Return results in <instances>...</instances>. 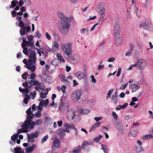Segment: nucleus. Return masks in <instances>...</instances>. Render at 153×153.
Returning a JSON list of instances; mask_svg holds the SVG:
<instances>
[{"label": "nucleus", "mask_w": 153, "mask_h": 153, "mask_svg": "<svg viewBox=\"0 0 153 153\" xmlns=\"http://www.w3.org/2000/svg\"><path fill=\"white\" fill-rule=\"evenodd\" d=\"M35 104H33L32 107V110L31 108H29L26 111V113L27 114V120L25 121V124H22V125L25 126V128H28V126L30 127V129H32L33 128L34 126L36 125V123L32 121L33 118L34 117L35 114H33V112L35 111L36 109ZM35 116L38 117V111L36 112H35Z\"/></svg>", "instance_id": "nucleus-1"}, {"label": "nucleus", "mask_w": 153, "mask_h": 153, "mask_svg": "<svg viewBox=\"0 0 153 153\" xmlns=\"http://www.w3.org/2000/svg\"><path fill=\"white\" fill-rule=\"evenodd\" d=\"M28 63L26 59H24L23 60V62L25 64L24 67L28 70H30L32 72H33L36 69L35 66L33 65L35 62L36 60V53L35 52L33 51H32L30 55L28 56Z\"/></svg>", "instance_id": "nucleus-2"}, {"label": "nucleus", "mask_w": 153, "mask_h": 153, "mask_svg": "<svg viewBox=\"0 0 153 153\" xmlns=\"http://www.w3.org/2000/svg\"><path fill=\"white\" fill-rule=\"evenodd\" d=\"M71 20L69 18H65V20L60 21L59 28L60 32L63 34H66L70 28Z\"/></svg>", "instance_id": "nucleus-3"}, {"label": "nucleus", "mask_w": 153, "mask_h": 153, "mask_svg": "<svg viewBox=\"0 0 153 153\" xmlns=\"http://www.w3.org/2000/svg\"><path fill=\"white\" fill-rule=\"evenodd\" d=\"M21 16H18L16 17V19L19 21V22H17L16 24L17 26H19L21 27L19 32L21 36H23L25 35L26 31L27 32H30V28L29 25H27L26 27L25 26L24 22L21 20Z\"/></svg>", "instance_id": "nucleus-4"}, {"label": "nucleus", "mask_w": 153, "mask_h": 153, "mask_svg": "<svg viewBox=\"0 0 153 153\" xmlns=\"http://www.w3.org/2000/svg\"><path fill=\"white\" fill-rule=\"evenodd\" d=\"M72 43L71 42H68L65 43H62L60 44V47L62 50L67 56H70L72 53Z\"/></svg>", "instance_id": "nucleus-5"}, {"label": "nucleus", "mask_w": 153, "mask_h": 153, "mask_svg": "<svg viewBox=\"0 0 153 153\" xmlns=\"http://www.w3.org/2000/svg\"><path fill=\"white\" fill-rule=\"evenodd\" d=\"M22 124H25V123H19V125L22 128L17 130V133L15 135H12L11 136V138L12 141H16L18 137L19 134H21L22 133H26L28 131L30 127L28 126V128H26V125L25 126H23V125H22Z\"/></svg>", "instance_id": "nucleus-6"}, {"label": "nucleus", "mask_w": 153, "mask_h": 153, "mask_svg": "<svg viewBox=\"0 0 153 153\" xmlns=\"http://www.w3.org/2000/svg\"><path fill=\"white\" fill-rule=\"evenodd\" d=\"M82 92L81 90L80 89H76L73 91L71 98L72 100L74 102L79 101L81 98Z\"/></svg>", "instance_id": "nucleus-7"}, {"label": "nucleus", "mask_w": 153, "mask_h": 153, "mask_svg": "<svg viewBox=\"0 0 153 153\" xmlns=\"http://www.w3.org/2000/svg\"><path fill=\"white\" fill-rule=\"evenodd\" d=\"M51 51V49L48 46L44 48L40 47L39 45V55L42 57V59L45 58L46 54Z\"/></svg>", "instance_id": "nucleus-8"}, {"label": "nucleus", "mask_w": 153, "mask_h": 153, "mask_svg": "<svg viewBox=\"0 0 153 153\" xmlns=\"http://www.w3.org/2000/svg\"><path fill=\"white\" fill-rule=\"evenodd\" d=\"M22 41V46L23 48V52L25 55H28L31 51V50L28 48L27 50V47L26 46V44L27 43V41H26V39L24 37H21L19 39V41L21 42Z\"/></svg>", "instance_id": "nucleus-9"}, {"label": "nucleus", "mask_w": 153, "mask_h": 153, "mask_svg": "<svg viewBox=\"0 0 153 153\" xmlns=\"http://www.w3.org/2000/svg\"><path fill=\"white\" fill-rule=\"evenodd\" d=\"M137 68L140 70H142L147 66V63L146 61L143 59H140L137 61Z\"/></svg>", "instance_id": "nucleus-10"}, {"label": "nucleus", "mask_w": 153, "mask_h": 153, "mask_svg": "<svg viewBox=\"0 0 153 153\" xmlns=\"http://www.w3.org/2000/svg\"><path fill=\"white\" fill-rule=\"evenodd\" d=\"M32 85L28 86V83L27 82L23 83L22 85L25 88H21L20 87H19V91L23 94H27L29 92V89L33 87Z\"/></svg>", "instance_id": "nucleus-11"}, {"label": "nucleus", "mask_w": 153, "mask_h": 153, "mask_svg": "<svg viewBox=\"0 0 153 153\" xmlns=\"http://www.w3.org/2000/svg\"><path fill=\"white\" fill-rule=\"evenodd\" d=\"M120 25L117 22H115L114 26V34L115 36H120Z\"/></svg>", "instance_id": "nucleus-12"}, {"label": "nucleus", "mask_w": 153, "mask_h": 153, "mask_svg": "<svg viewBox=\"0 0 153 153\" xmlns=\"http://www.w3.org/2000/svg\"><path fill=\"white\" fill-rule=\"evenodd\" d=\"M27 135L28 142L31 141V142H33L34 141L35 138L38 137V132L36 131L35 133H32L31 134L27 133Z\"/></svg>", "instance_id": "nucleus-13"}, {"label": "nucleus", "mask_w": 153, "mask_h": 153, "mask_svg": "<svg viewBox=\"0 0 153 153\" xmlns=\"http://www.w3.org/2000/svg\"><path fill=\"white\" fill-rule=\"evenodd\" d=\"M69 104L68 101H65L62 104V105L59 106V109L61 112H64L67 111L69 110Z\"/></svg>", "instance_id": "nucleus-14"}, {"label": "nucleus", "mask_w": 153, "mask_h": 153, "mask_svg": "<svg viewBox=\"0 0 153 153\" xmlns=\"http://www.w3.org/2000/svg\"><path fill=\"white\" fill-rule=\"evenodd\" d=\"M76 76L80 80H81L85 77H86L87 76L86 71V70H84V72L83 73L81 71H78L75 73Z\"/></svg>", "instance_id": "nucleus-15"}, {"label": "nucleus", "mask_w": 153, "mask_h": 153, "mask_svg": "<svg viewBox=\"0 0 153 153\" xmlns=\"http://www.w3.org/2000/svg\"><path fill=\"white\" fill-rule=\"evenodd\" d=\"M67 112V117L69 120H71L75 118V111L74 109H69Z\"/></svg>", "instance_id": "nucleus-16"}, {"label": "nucleus", "mask_w": 153, "mask_h": 153, "mask_svg": "<svg viewBox=\"0 0 153 153\" xmlns=\"http://www.w3.org/2000/svg\"><path fill=\"white\" fill-rule=\"evenodd\" d=\"M33 36L32 35H30L28 37V41H27V43L26 44V46L27 47V50H28V48L31 50V48L33 47L34 45V42L33 40Z\"/></svg>", "instance_id": "nucleus-17"}, {"label": "nucleus", "mask_w": 153, "mask_h": 153, "mask_svg": "<svg viewBox=\"0 0 153 153\" xmlns=\"http://www.w3.org/2000/svg\"><path fill=\"white\" fill-rule=\"evenodd\" d=\"M39 101H40L39 104V110H42L43 107L47 106L49 103V100L48 99L43 100L42 99H39Z\"/></svg>", "instance_id": "nucleus-18"}, {"label": "nucleus", "mask_w": 153, "mask_h": 153, "mask_svg": "<svg viewBox=\"0 0 153 153\" xmlns=\"http://www.w3.org/2000/svg\"><path fill=\"white\" fill-rule=\"evenodd\" d=\"M116 127L119 133L121 134L124 133L123 127V125L118 121L115 123Z\"/></svg>", "instance_id": "nucleus-19"}, {"label": "nucleus", "mask_w": 153, "mask_h": 153, "mask_svg": "<svg viewBox=\"0 0 153 153\" xmlns=\"http://www.w3.org/2000/svg\"><path fill=\"white\" fill-rule=\"evenodd\" d=\"M105 5V4L103 2H101L99 4L100 7L99 8L100 9L99 13L100 16L102 18L104 17V14L105 11V9L104 7Z\"/></svg>", "instance_id": "nucleus-20"}, {"label": "nucleus", "mask_w": 153, "mask_h": 153, "mask_svg": "<svg viewBox=\"0 0 153 153\" xmlns=\"http://www.w3.org/2000/svg\"><path fill=\"white\" fill-rule=\"evenodd\" d=\"M129 88L132 89L133 92H135L140 88V86L136 82L134 84H129Z\"/></svg>", "instance_id": "nucleus-21"}, {"label": "nucleus", "mask_w": 153, "mask_h": 153, "mask_svg": "<svg viewBox=\"0 0 153 153\" xmlns=\"http://www.w3.org/2000/svg\"><path fill=\"white\" fill-rule=\"evenodd\" d=\"M81 148L82 150L86 152H89L90 150V146L89 143L86 142H84L81 146Z\"/></svg>", "instance_id": "nucleus-22"}, {"label": "nucleus", "mask_w": 153, "mask_h": 153, "mask_svg": "<svg viewBox=\"0 0 153 153\" xmlns=\"http://www.w3.org/2000/svg\"><path fill=\"white\" fill-rule=\"evenodd\" d=\"M71 59L75 63L79 62L80 60V56L76 54L74 56H72L70 57Z\"/></svg>", "instance_id": "nucleus-23"}, {"label": "nucleus", "mask_w": 153, "mask_h": 153, "mask_svg": "<svg viewBox=\"0 0 153 153\" xmlns=\"http://www.w3.org/2000/svg\"><path fill=\"white\" fill-rule=\"evenodd\" d=\"M36 147V145L35 144H33L31 146H28L25 149V152L26 153H30V152L33 151Z\"/></svg>", "instance_id": "nucleus-24"}, {"label": "nucleus", "mask_w": 153, "mask_h": 153, "mask_svg": "<svg viewBox=\"0 0 153 153\" xmlns=\"http://www.w3.org/2000/svg\"><path fill=\"white\" fill-rule=\"evenodd\" d=\"M23 97H24L23 101L24 103L26 104H27L30 99V97L27 94H23Z\"/></svg>", "instance_id": "nucleus-25"}, {"label": "nucleus", "mask_w": 153, "mask_h": 153, "mask_svg": "<svg viewBox=\"0 0 153 153\" xmlns=\"http://www.w3.org/2000/svg\"><path fill=\"white\" fill-rule=\"evenodd\" d=\"M56 134L60 136H63L65 135L64 129L60 128L58 129L56 131Z\"/></svg>", "instance_id": "nucleus-26"}, {"label": "nucleus", "mask_w": 153, "mask_h": 153, "mask_svg": "<svg viewBox=\"0 0 153 153\" xmlns=\"http://www.w3.org/2000/svg\"><path fill=\"white\" fill-rule=\"evenodd\" d=\"M36 77V75L34 73H32L30 75L29 79H31V80L28 82V83L30 85H31L33 81L35 80V78Z\"/></svg>", "instance_id": "nucleus-27"}, {"label": "nucleus", "mask_w": 153, "mask_h": 153, "mask_svg": "<svg viewBox=\"0 0 153 153\" xmlns=\"http://www.w3.org/2000/svg\"><path fill=\"white\" fill-rule=\"evenodd\" d=\"M54 146L56 147H59L60 145V140L57 138H54L53 141Z\"/></svg>", "instance_id": "nucleus-28"}, {"label": "nucleus", "mask_w": 153, "mask_h": 153, "mask_svg": "<svg viewBox=\"0 0 153 153\" xmlns=\"http://www.w3.org/2000/svg\"><path fill=\"white\" fill-rule=\"evenodd\" d=\"M111 100L112 102L114 103H116L117 101V96L116 95V94H112L111 97Z\"/></svg>", "instance_id": "nucleus-29"}, {"label": "nucleus", "mask_w": 153, "mask_h": 153, "mask_svg": "<svg viewBox=\"0 0 153 153\" xmlns=\"http://www.w3.org/2000/svg\"><path fill=\"white\" fill-rule=\"evenodd\" d=\"M59 44L56 42H54L53 43L52 49L54 51H57L58 49Z\"/></svg>", "instance_id": "nucleus-30"}, {"label": "nucleus", "mask_w": 153, "mask_h": 153, "mask_svg": "<svg viewBox=\"0 0 153 153\" xmlns=\"http://www.w3.org/2000/svg\"><path fill=\"white\" fill-rule=\"evenodd\" d=\"M100 124L101 123H100V122H98L96 123L92 126L90 130V131H91L95 130L100 125Z\"/></svg>", "instance_id": "nucleus-31"}, {"label": "nucleus", "mask_w": 153, "mask_h": 153, "mask_svg": "<svg viewBox=\"0 0 153 153\" xmlns=\"http://www.w3.org/2000/svg\"><path fill=\"white\" fill-rule=\"evenodd\" d=\"M116 38L115 43L117 46L120 45L122 42L121 38L120 36H115Z\"/></svg>", "instance_id": "nucleus-32"}, {"label": "nucleus", "mask_w": 153, "mask_h": 153, "mask_svg": "<svg viewBox=\"0 0 153 153\" xmlns=\"http://www.w3.org/2000/svg\"><path fill=\"white\" fill-rule=\"evenodd\" d=\"M79 112L83 114H89L90 112V111L89 109H85L80 110Z\"/></svg>", "instance_id": "nucleus-33"}, {"label": "nucleus", "mask_w": 153, "mask_h": 153, "mask_svg": "<svg viewBox=\"0 0 153 153\" xmlns=\"http://www.w3.org/2000/svg\"><path fill=\"white\" fill-rule=\"evenodd\" d=\"M135 151L137 153H140L143 152L144 149L140 146H137L135 148Z\"/></svg>", "instance_id": "nucleus-34"}, {"label": "nucleus", "mask_w": 153, "mask_h": 153, "mask_svg": "<svg viewBox=\"0 0 153 153\" xmlns=\"http://www.w3.org/2000/svg\"><path fill=\"white\" fill-rule=\"evenodd\" d=\"M153 138V135L152 134H148L145 135L143 137V140H148Z\"/></svg>", "instance_id": "nucleus-35"}, {"label": "nucleus", "mask_w": 153, "mask_h": 153, "mask_svg": "<svg viewBox=\"0 0 153 153\" xmlns=\"http://www.w3.org/2000/svg\"><path fill=\"white\" fill-rule=\"evenodd\" d=\"M11 6L10 7V8H13V7H15L18 4V1L16 0H14L11 1Z\"/></svg>", "instance_id": "nucleus-36"}, {"label": "nucleus", "mask_w": 153, "mask_h": 153, "mask_svg": "<svg viewBox=\"0 0 153 153\" xmlns=\"http://www.w3.org/2000/svg\"><path fill=\"white\" fill-rule=\"evenodd\" d=\"M44 120L45 123L49 124L52 121V118L49 117H46L45 118Z\"/></svg>", "instance_id": "nucleus-37"}, {"label": "nucleus", "mask_w": 153, "mask_h": 153, "mask_svg": "<svg viewBox=\"0 0 153 153\" xmlns=\"http://www.w3.org/2000/svg\"><path fill=\"white\" fill-rule=\"evenodd\" d=\"M56 57L61 61V62H65V60L63 59V57L60 53H57Z\"/></svg>", "instance_id": "nucleus-38"}, {"label": "nucleus", "mask_w": 153, "mask_h": 153, "mask_svg": "<svg viewBox=\"0 0 153 153\" xmlns=\"http://www.w3.org/2000/svg\"><path fill=\"white\" fill-rule=\"evenodd\" d=\"M137 131L136 130H133L130 131V133L129 134V136H131L133 137H135L137 135Z\"/></svg>", "instance_id": "nucleus-39"}, {"label": "nucleus", "mask_w": 153, "mask_h": 153, "mask_svg": "<svg viewBox=\"0 0 153 153\" xmlns=\"http://www.w3.org/2000/svg\"><path fill=\"white\" fill-rule=\"evenodd\" d=\"M33 82L31 85H36V86L35 87V88L37 90H38V81L37 80H36L35 79V80H33Z\"/></svg>", "instance_id": "nucleus-40"}, {"label": "nucleus", "mask_w": 153, "mask_h": 153, "mask_svg": "<svg viewBox=\"0 0 153 153\" xmlns=\"http://www.w3.org/2000/svg\"><path fill=\"white\" fill-rule=\"evenodd\" d=\"M102 149L105 153H107L108 152V149L107 146L105 145L102 144L101 145Z\"/></svg>", "instance_id": "nucleus-41"}, {"label": "nucleus", "mask_w": 153, "mask_h": 153, "mask_svg": "<svg viewBox=\"0 0 153 153\" xmlns=\"http://www.w3.org/2000/svg\"><path fill=\"white\" fill-rule=\"evenodd\" d=\"M87 103L90 107H92L94 105L95 102L93 100H90L88 101Z\"/></svg>", "instance_id": "nucleus-42"}, {"label": "nucleus", "mask_w": 153, "mask_h": 153, "mask_svg": "<svg viewBox=\"0 0 153 153\" xmlns=\"http://www.w3.org/2000/svg\"><path fill=\"white\" fill-rule=\"evenodd\" d=\"M40 99H45L47 98V96L46 94H45L43 92H41L39 93Z\"/></svg>", "instance_id": "nucleus-43"}, {"label": "nucleus", "mask_w": 153, "mask_h": 153, "mask_svg": "<svg viewBox=\"0 0 153 153\" xmlns=\"http://www.w3.org/2000/svg\"><path fill=\"white\" fill-rule=\"evenodd\" d=\"M58 16L62 20H65V18H69L68 17H65V15L62 13L60 12L58 13Z\"/></svg>", "instance_id": "nucleus-44"}, {"label": "nucleus", "mask_w": 153, "mask_h": 153, "mask_svg": "<svg viewBox=\"0 0 153 153\" xmlns=\"http://www.w3.org/2000/svg\"><path fill=\"white\" fill-rule=\"evenodd\" d=\"M113 91L114 90L113 89H111L108 91L107 93V96L106 97L107 100L108 99V98H110L111 97V94L113 93Z\"/></svg>", "instance_id": "nucleus-45"}, {"label": "nucleus", "mask_w": 153, "mask_h": 153, "mask_svg": "<svg viewBox=\"0 0 153 153\" xmlns=\"http://www.w3.org/2000/svg\"><path fill=\"white\" fill-rule=\"evenodd\" d=\"M102 136L101 135H99L98 137H96L94 139V141L97 142H98L102 137Z\"/></svg>", "instance_id": "nucleus-46"}, {"label": "nucleus", "mask_w": 153, "mask_h": 153, "mask_svg": "<svg viewBox=\"0 0 153 153\" xmlns=\"http://www.w3.org/2000/svg\"><path fill=\"white\" fill-rule=\"evenodd\" d=\"M81 149L80 146L78 147L77 148L74 149V153H80L81 152Z\"/></svg>", "instance_id": "nucleus-47"}, {"label": "nucleus", "mask_w": 153, "mask_h": 153, "mask_svg": "<svg viewBox=\"0 0 153 153\" xmlns=\"http://www.w3.org/2000/svg\"><path fill=\"white\" fill-rule=\"evenodd\" d=\"M39 88L42 90V91L45 90V86L44 83H39Z\"/></svg>", "instance_id": "nucleus-48"}, {"label": "nucleus", "mask_w": 153, "mask_h": 153, "mask_svg": "<svg viewBox=\"0 0 153 153\" xmlns=\"http://www.w3.org/2000/svg\"><path fill=\"white\" fill-rule=\"evenodd\" d=\"M36 95V93L35 91H34L33 92H31L30 94V97L31 98V99H33Z\"/></svg>", "instance_id": "nucleus-49"}, {"label": "nucleus", "mask_w": 153, "mask_h": 153, "mask_svg": "<svg viewBox=\"0 0 153 153\" xmlns=\"http://www.w3.org/2000/svg\"><path fill=\"white\" fill-rule=\"evenodd\" d=\"M85 31H86L87 33L88 32V28H87L86 29L82 28L80 30V33L81 34H84Z\"/></svg>", "instance_id": "nucleus-50"}, {"label": "nucleus", "mask_w": 153, "mask_h": 153, "mask_svg": "<svg viewBox=\"0 0 153 153\" xmlns=\"http://www.w3.org/2000/svg\"><path fill=\"white\" fill-rule=\"evenodd\" d=\"M136 67H137V62L136 63H135L134 64L131 65L130 67L128 68V70H131L133 68Z\"/></svg>", "instance_id": "nucleus-51"}, {"label": "nucleus", "mask_w": 153, "mask_h": 153, "mask_svg": "<svg viewBox=\"0 0 153 153\" xmlns=\"http://www.w3.org/2000/svg\"><path fill=\"white\" fill-rule=\"evenodd\" d=\"M128 83H127L126 84L125 83L122 84L120 87V89L122 90L125 89L127 87Z\"/></svg>", "instance_id": "nucleus-52"}, {"label": "nucleus", "mask_w": 153, "mask_h": 153, "mask_svg": "<svg viewBox=\"0 0 153 153\" xmlns=\"http://www.w3.org/2000/svg\"><path fill=\"white\" fill-rule=\"evenodd\" d=\"M28 76V73L27 72H25L22 75V77L23 79H26L27 77Z\"/></svg>", "instance_id": "nucleus-53"}, {"label": "nucleus", "mask_w": 153, "mask_h": 153, "mask_svg": "<svg viewBox=\"0 0 153 153\" xmlns=\"http://www.w3.org/2000/svg\"><path fill=\"white\" fill-rule=\"evenodd\" d=\"M60 79L62 81L64 82L66 79H65L66 77L63 75H62L60 76Z\"/></svg>", "instance_id": "nucleus-54"}, {"label": "nucleus", "mask_w": 153, "mask_h": 153, "mask_svg": "<svg viewBox=\"0 0 153 153\" xmlns=\"http://www.w3.org/2000/svg\"><path fill=\"white\" fill-rule=\"evenodd\" d=\"M74 126V125H69L68 123H66L65 124V126L66 128L69 129L71 128H72Z\"/></svg>", "instance_id": "nucleus-55"}, {"label": "nucleus", "mask_w": 153, "mask_h": 153, "mask_svg": "<svg viewBox=\"0 0 153 153\" xmlns=\"http://www.w3.org/2000/svg\"><path fill=\"white\" fill-rule=\"evenodd\" d=\"M146 30L150 31H153V27L151 25L149 27H146Z\"/></svg>", "instance_id": "nucleus-56"}, {"label": "nucleus", "mask_w": 153, "mask_h": 153, "mask_svg": "<svg viewBox=\"0 0 153 153\" xmlns=\"http://www.w3.org/2000/svg\"><path fill=\"white\" fill-rule=\"evenodd\" d=\"M121 68L120 67H119L117 71V76L118 77L120 76L121 74Z\"/></svg>", "instance_id": "nucleus-57"}, {"label": "nucleus", "mask_w": 153, "mask_h": 153, "mask_svg": "<svg viewBox=\"0 0 153 153\" xmlns=\"http://www.w3.org/2000/svg\"><path fill=\"white\" fill-rule=\"evenodd\" d=\"M115 60V58L114 57H112L109 58L107 60V62H112Z\"/></svg>", "instance_id": "nucleus-58"}, {"label": "nucleus", "mask_w": 153, "mask_h": 153, "mask_svg": "<svg viewBox=\"0 0 153 153\" xmlns=\"http://www.w3.org/2000/svg\"><path fill=\"white\" fill-rule=\"evenodd\" d=\"M45 35L46 38L49 40H50L51 39V36L49 35L48 33H46L45 34Z\"/></svg>", "instance_id": "nucleus-59"}, {"label": "nucleus", "mask_w": 153, "mask_h": 153, "mask_svg": "<svg viewBox=\"0 0 153 153\" xmlns=\"http://www.w3.org/2000/svg\"><path fill=\"white\" fill-rule=\"evenodd\" d=\"M48 137V135L45 136L42 140V142L44 143L45 141Z\"/></svg>", "instance_id": "nucleus-60"}, {"label": "nucleus", "mask_w": 153, "mask_h": 153, "mask_svg": "<svg viewBox=\"0 0 153 153\" xmlns=\"http://www.w3.org/2000/svg\"><path fill=\"white\" fill-rule=\"evenodd\" d=\"M131 116L129 115H126L125 116V119L126 120H128L131 119Z\"/></svg>", "instance_id": "nucleus-61"}, {"label": "nucleus", "mask_w": 153, "mask_h": 153, "mask_svg": "<svg viewBox=\"0 0 153 153\" xmlns=\"http://www.w3.org/2000/svg\"><path fill=\"white\" fill-rule=\"evenodd\" d=\"M56 59H54L51 62V64L54 66H56L57 65V63L56 62Z\"/></svg>", "instance_id": "nucleus-62"}, {"label": "nucleus", "mask_w": 153, "mask_h": 153, "mask_svg": "<svg viewBox=\"0 0 153 153\" xmlns=\"http://www.w3.org/2000/svg\"><path fill=\"white\" fill-rule=\"evenodd\" d=\"M145 23L146 27H149L151 25L148 20H146Z\"/></svg>", "instance_id": "nucleus-63"}, {"label": "nucleus", "mask_w": 153, "mask_h": 153, "mask_svg": "<svg viewBox=\"0 0 153 153\" xmlns=\"http://www.w3.org/2000/svg\"><path fill=\"white\" fill-rule=\"evenodd\" d=\"M102 117H95L94 119L96 122H98V121L102 120Z\"/></svg>", "instance_id": "nucleus-64"}]
</instances>
